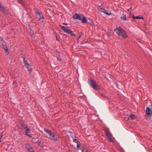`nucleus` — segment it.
I'll return each mask as SVG.
<instances>
[{
  "instance_id": "obj_46",
  "label": "nucleus",
  "mask_w": 152,
  "mask_h": 152,
  "mask_svg": "<svg viewBox=\"0 0 152 152\" xmlns=\"http://www.w3.org/2000/svg\"><path fill=\"white\" fill-rule=\"evenodd\" d=\"M63 24L65 25H67V24L66 23H63Z\"/></svg>"
},
{
  "instance_id": "obj_31",
  "label": "nucleus",
  "mask_w": 152,
  "mask_h": 152,
  "mask_svg": "<svg viewBox=\"0 0 152 152\" xmlns=\"http://www.w3.org/2000/svg\"><path fill=\"white\" fill-rule=\"evenodd\" d=\"M18 1L19 3L21 4L22 5L24 4L25 3L24 2L21 0H18Z\"/></svg>"
},
{
  "instance_id": "obj_30",
  "label": "nucleus",
  "mask_w": 152,
  "mask_h": 152,
  "mask_svg": "<svg viewBox=\"0 0 152 152\" xmlns=\"http://www.w3.org/2000/svg\"><path fill=\"white\" fill-rule=\"evenodd\" d=\"M5 50V52L6 53H7L8 52V48L7 47H6L5 48H4V49Z\"/></svg>"
},
{
  "instance_id": "obj_2",
  "label": "nucleus",
  "mask_w": 152,
  "mask_h": 152,
  "mask_svg": "<svg viewBox=\"0 0 152 152\" xmlns=\"http://www.w3.org/2000/svg\"><path fill=\"white\" fill-rule=\"evenodd\" d=\"M59 27L62 30L64 31L69 34H70L71 36L75 37V35L73 33L71 30L70 28H66V27L63 26L61 25H59Z\"/></svg>"
},
{
  "instance_id": "obj_21",
  "label": "nucleus",
  "mask_w": 152,
  "mask_h": 152,
  "mask_svg": "<svg viewBox=\"0 0 152 152\" xmlns=\"http://www.w3.org/2000/svg\"><path fill=\"white\" fill-rule=\"evenodd\" d=\"M1 43V44L3 46L2 48L3 49H4V48H5L6 47H7L5 41L4 42H3L2 43Z\"/></svg>"
},
{
  "instance_id": "obj_8",
  "label": "nucleus",
  "mask_w": 152,
  "mask_h": 152,
  "mask_svg": "<svg viewBox=\"0 0 152 152\" xmlns=\"http://www.w3.org/2000/svg\"><path fill=\"white\" fill-rule=\"evenodd\" d=\"M122 28L121 27L119 26L118 27L116 28L115 30L114 31H115L118 36L120 35V32L121 31Z\"/></svg>"
},
{
  "instance_id": "obj_16",
  "label": "nucleus",
  "mask_w": 152,
  "mask_h": 152,
  "mask_svg": "<svg viewBox=\"0 0 152 152\" xmlns=\"http://www.w3.org/2000/svg\"><path fill=\"white\" fill-rule=\"evenodd\" d=\"M39 20L42 22H46L45 19L44 18V17L43 16H42V17H41L40 19Z\"/></svg>"
},
{
  "instance_id": "obj_28",
  "label": "nucleus",
  "mask_w": 152,
  "mask_h": 152,
  "mask_svg": "<svg viewBox=\"0 0 152 152\" xmlns=\"http://www.w3.org/2000/svg\"><path fill=\"white\" fill-rule=\"evenodd\" d=\"M39 144H38L39 146L41 147H43L42 144V143L41 141H39Z\"/></svg>"
},
{
  "instance_id": "obj_23",
  "label": "nucleus",
  "mask_w": 152,
  "mask_h": 152,
  "mask_svg": "<svg viewBox=\"0 0 152 152\" xmlns=\"http://www.w3.org/2000/svg\"><path fill=\"white\" fill-rule=\"evenodd\" d=\"M26 130V131L25 132V134L26 135H27L28 134L29 132H30V130L29 129V128H27L26 129H25Z\"/></svg>"
},
{
  "instance_id": "obj_6",
  "label": "nucleus",
  "mask_w": 152,
  "mask_h": 152,
  "mask_svg": "<svg viewBox=\"0 0 152 152\" xmlns=\"http://www.w3.org/2000/svg\"><path fill=\"white\" fill-rule=\"evenodd\" d=\"M121 31L120 35H121L123 38H125L128 37V35L126 34V31L123 29L122 28Z\"/></svg>"
},
{
  "instance_id": "obj_38",
  "label": "nucleus",
  "mask_w": 152,
  "mask_h": 152,
  "mask_svg": "<svg viewBox=\"0 0 152 152\" xmlns=\"http://www.w3.org/2000/svg\"><path fill=\"white\" fill-rule=\"evenodd\" d=\"M107 36L109 37L111 36V34L110 32H107Z\"/></svg>"
},
{
  "instance_id": "obj_41",
  "label": "nucleus",
  "mask_w": 152,
  "mask_h": 152,
  "mask_svg": "<svg viewBox=\"0 0 152 152\" xmlns=\"http://www.w3.org/2000/svg\"><path fill=\"white\" fill-rule=\"evenodd\" d=\"M27 136H28L31 138H32V136L30 134H27V135H26Z\"/></svg>"
},
{
  "instance_id": "obj_37",
  "label": "nucleus",
  "mask_w": 152,
  "mask_h": 152,
  "mask_svg": "<svg viewBox=\"0 0 152 152\" xmlns=\"http://www.w3.org/2000/svg\"><path fill=\"white\" fill-rule=\"evenodd\" d=\"M108 138V140L109 141H110V142H111L113 140H112V139L111 138V137H107Z\"/></svg>"
},
{
  "instance_id": "obj_29",
  "label": "nucleus",
  "mask_w": 152,
  "mask_h": 152,
  "mask_svg": "<svg viewBox=\"0 0 152 152\" xmlns=\"http://www.w3.org/2000/svg\"><path fill=\"white\" fill-rule=\"evenodd\" d=\"M30 34H31V37H33L34 35V31L32 30H30Z\"/></svg>"
},
{
  "instance_id": "obj_4",
  "label": "nucleus",
  "mask_w": 152,
  "mask_h": 152,
  "mask_svg": "<svg viewBox=\"0 0 152 152\" xmlns=\"http://www.w3.org/2000/svg\"><path fill=\"white\" fill-rule=\"evenodd\" d=\"M34 10L36 12V18L39 20L43 16L42 14L40 11H39L38 9L36 8H34Z\"/></svg>"
},
{
  "instance_id": "obj_39",
  "label": "nucleus",
  "mask_w": 152,
  "mask_h": 152,
  "mask_svg": "<svg viewBox=\"0 0 152 152\" xmlns=\"http://www.w3.org/2000/svg\"><path fill=\"white\" fill-rule=\"evenodd\" d=\"M80 149L81 150L82 152H83L84 151V148H81Z\"/></svg>"
},
{
  "instance_id": "obj_32",
  "label": "nucleus",
  "mask_w": 152,
  "mask_h": 152,
  "mask_svg": "<svg viewBox=\"0 0 152 152\" xmlns=\"http://www.w3.org/2000/svg\"><path fill=\"white\" fill-rule=\"evenodd\" d=\"M4 42L3 38L1 37H0V43H2L3 42Z\"/></svg>"
},
{
  "instance_id": "obj_57",
  "label": "nucleus",
  "mask_w": 152,
  "mask_h": 152,
  "mask_svg": "<svg viewBox=\"0 0 152 152\" xmlns=\"http://www.w3.org/2000/svg\"><path fill=\"white\" fill-rule=\"evenodd\" d=\"M148 117L147 118H146V120H147V119H148Z\"/></svg>"
},
{
  "instance_id": "obj_5",
  "label": "nucleus",
  "mask_w": 152,
  "mask_h": 152,
  "mask_svg": "<svg viewBox=\"0 0 152 152\" xmlns=\"http://www.w3.org/2000/svg\"><path fill=\"white\" fill-rule=\"evenodd\" d=\"M83 16L82 14H79L77 13H75L74 15L73 18L74 19H77L79 20H81L82 19V17Z\"/></svg>"
},
{
  "instance_id": "obj_48",
  "label": "nucleus",
  "mask_w": 152,
  "mask_h": 152,
  "mask_svg": "<svg viewBox=\"0 0 152 152\" xmlns=\"http://www.w3.org/2000/svg\"><path fill=\"white\" fill-rule=\"evenodd\" d=\"M22 122H23L22 121H20V125L21 126V124H22Z\"/></svg>"
},
{
  "instance_id": "obj_40",
  "label": "nucleus",
  "mask_w": 152,
  "mask_h": 152,
  "mask_svg": "<svg viewBox=\"0 0 152 152\" xmlns=\"http://www.w3.org/2000/svg\"><path fill=\"white\" fill-rule=\"evenodd\" d=\"M56 40H57V41H58L59 42L60 41L59 40L58 38L57 37V34H56Z\"/></svg>"
},
{
  "instance_id": "obj_13",
  "label": "nucleus",
  "mask_w": 152,
  "mask_h": 152,
  "mask_svg": "<svg viewBox=\"0 0 152 152\" xmlns=\"http://www.w3.org/2000/svg\"><path fill=\"white\" fill-rule=\"evenodd\" d=\"M28 69V71L31 73L32 71V68L31 67V66L29 64V65L25 66Z\"/></svg>"
},
{
  "instance_id": "obj_11",
  "label": "nucleus",
  "mask_w": 152,
  "mask_h": 152,
  "mask_svg": "<svg viewBox=\"0 0 152 152\" xmlns=\"http://www.w3.org/2000/svg\"><path fill=\"white\" fill-rule=\"evenodd\" d=\"M49 138L50 140H53L55 141L58 140L57 138L56 137H55V135L54 133L53 134L51 137H50Z\"/></svg>"
},
{
  "instance_id": "obj_42",
  "label": "nucleus",
  "mask_w": 152,
  "mask_h": 152,
  "mask_svg": "<svg viewBox=\"0 0 152 152\" xmlns=\"http://www.w3.org/2000/svg\"><path fill=\"white\" fill-rule=\"evenodd\" d=\"M132 10V9L131 8H130L128 10V11L130 12H131Z\"/></svg>"
},
{
  "instance_id": "obj_15",
  "label": "nucleus",
  "mask_w": 152,
  "mask_h": 152,
  "mask_svg": "<svg viewBox=\"0 0 152 152\" xmlns=\"http://www.w3.org/2000/svg\"><path fill=\"white\" fill-rule=\"evenodd\" d=\"M44 130L45 132L48 133L49 135L50 134V133H51L52 132V130L47 129L45 128L44 129Z\"/></svg>"
},
{
  "instance_id": "obj_55",
  "label": "nucleus",
  "mask_w": 152,
  "mask_h": 152,
  "mask_svg": "<svg viewBox=\"0 0 152 152\" xmlns=\"http://www.w3.org/2000/svg\"><path fill=\"white\" fill-rule=\"evenodd\" d=\"M29 152H35L34 150V151H32L31 152V151H29Z\"/></svg>"
},
{
  "instance_id": "obj_51",
  "label": "nucleus",
  "mask_w": 152,
  "mask_h": 152,
  "mask_svg": "<svg viewBox=\"0 0 152 152\" xmlns=\"http://www.w3.org/2000/svg\"><path fill=\"white\" fill-rule=\"evenodd\" d=\"M86 152H89L88 151V150L87 149H86Z\"/></svg>"
},
{
  "instance_id": "obj_20",
  "label": "nucleus",
  "mask_w": 152,
  "mask_h": 152,
  "mask_svg": "<svg viewBox=\"0 0 152 152\" xmlns=\"http://www.w3.org/2000/svg\"><path fill=\"white\" fill-rule=\"evenodd\" d=\"M57 56V60L58 61H60L61 60V59L60 58V55L59 54V52H58V54L56 55Z\"/></svg>"
},
{
  "instance_id": "obj_47",
  "label": "nucleus",
  "mask_w": 152,
  "mask_h": 152,
  "mask_svg": "<svg viewBox=\"0 0 152 152\" xmlns=\"http://www.w3.org/2000/svg\"><path fill=\"white\" fill-rule=\"evenodd\" d=\"M39 141L38 140L36 142H35V143H39Z\"/></svg>"
},
{
  "instance_id": "obj_50",
  "label": "nucleus",
  "mask_w": 152,
  "mask_h": 152,
  "mask_svg": "<svg viewBox=\"0 0 152 152\" xmlns=\"http://www.w3.org/2000/svg\"><path fill=\"white\" fill-rule=\"evenodd\" d=\"M55 51H56V52H58L57 51V49H56V50ZM59 52H58V53Z\"/></svg>"
},
{
  "instance_id": "obj_18",
  "label": "nucleus",
  "mask_w": 152,
  "mask_h": 152,
  "mask_svg": "<svg viewBox=\"0 0 152 152\" xmlns=\"http://www.w3.org/2000/svg\"><path fill=\"white\" fill-rule=\"evenodd\" d=\"M21 126L22 128L25 129L28 128L26 125L24 124V123L23 122H22V124H21Z\"/></svg>"
},
{
  "instance_id": "obj_17",
  "label": "nucleus",
  "mask_w": 152,
  "mask_h": 152,
  "mask_svg": "<svg viewBox=\"0 0 152 152\" xmlns=\"http://www.w3.org/2000/svg\"><path fill=\"white\" fill-rule=\"evenodd\" d=\"M135 19H142L144 20V18L142 16H140L139 15L135 17Z\"/></svg>"
},
{
  "instance_id": "obj_12",
  "label": "nucleus",
  "mask_w": 152,
  "mask_h": 152,
  "mask_svg": "<svg viewBox=\"0 0 152 152\" xmlns=\"http://www.w3.org/2000/svg\"><path fill=\"white\" fill-rule=\"evenodd\" d=\"M87 23L92 26H93L94 25L93 22H92L91 20L89 18H88V19H87Z\"/></svg>"
},
{
  "instance_id": "obj_19",
  "label": "nucleus",
  "mask_w": 152,
  "mask_h": 152,
  "mask_svg": "<svg viewBox=\"0 0 152 152\" xmlns=\"http://www.w3.org/2000/svg\"><path fill=\"white\" fill-rule=\"evenodd\" d=\"M123 16H121L120 18L123 19L124 20H126V16L125 15L123 14Z\"/></svg>"
},
{
  "instance_id": "obj_44",
  "label": "nucleus",
  "mask_w": 152,
  "mask_h": 152,
  "mask_svg": "<svg viewBox=\"0 0 152 152\" xmlns=\"http://www.w3.org/2000/svg\"><path fill=\"white\" fill-rule=\"evenodd\" d=\"M54 133L53 132H52L51 133H50V134H49L50 137H51Z\"/></svg>"
},
{
  "instance_id": "obj_53",
  "label": "nucleus",
  "mask_w": 152,
  "mask_h": 152,
  "mask_svg": "<svg viewBox=\"0 0 152 152\" xmlns=\"http://www.w3.org/2000/svg\"><path fill=\"white\" fill-rule=\"evenodd\" d=\"M80 37H81V36L80 35L79 36V37L77 39H79Z\"/></svg>"
},
{
  "instance_id": "obj_56",
  "label": "nucleus",
  "mask_w": 152,
  "mask_h": 152,
  "mask_svg": "<svg viewBox=\"0 0 152 152\" xmlns=\"http://www.w3.org/2000/svg\"><path fill=\"white\" fill-rule=\"evenodd\" d=\"M53 66H54V67H56V65H54Z\"/></svg>"
},
{
  "instance_id": "obj_10",
  "label": "nucleus",
  "mask_w": 152,
  "mask_h": 152,
  "mask_svg": "<svg viewBox=\"0 0 152 152\" xmlns=\"http://www.w3.org/2000/svg\"><path fill=\"white\" fill-rule=\"evenodd\" d=\"M82 19L80 20L81 22L83 23H86L87 22V19L86 17L83 16L82 17Z\"/></svg>"
},
{
  "instance_id": "obj_3",
  "label": "nucleus",
  "mask_w": 152,
  "mask_h": 152,
  "mask_svg": "<svg viewBox=\"0 0 152 152\" xmlns=\"http://www.w3.org/2000/svg\"><path fill=\"white\" fill-rule=\"evenodd\" d=\"M0 11L3 14L6 15H8L9 14V11L7 10L4 8V6L0 3Z\"/></svg>"
},
{
  "instance_id": "obj_1",
  "label": "nucleus",
  "mask_w": 152,
  "mask_h": 152,
  "mask_svg": "<svg viewBox=\"0 0 152 152\" xmlns=\"http://www.w3.org/2000/svg\"><path fill=\"white\" fill-rule=\"evenodd\" d=\"M88 83L92 88L95 90H99L100 89L99 85L96 84V81L93 79L89 78Z\"/></svg>"
},
{
  "instance_id": "obj_54",
  "label": "nucleus",
  "mask_w": 152,
  "mask_h": 152,
  "mask_svg": "<svg viewBox=\"0 0 152 152\" xmlns=\"http://www.w3.org/2000/svg\"><path fill=\"white\" fill-rule=\"evenodd\" d=\"M2 135L1 137H2ZM1 137L0 138V142H1Z\"/></svg>"
},
{
  "instance_id": "obj_36",
  "label": "nucleus",
  "mask_w": 152,
  "mask_h": 152,
  "mask_svg": "<svg viewBox=\"0 0 152 152\" xmlns=\"http://www.w3.org/2000/svg\"><path fill=\"white\" fill-rule=\"evenodd\" d=\"M129 119V118L128 117H125L124 118V119L125 121H127Z\"/></svg>"
},
{
  "instance_id": "obj_58",
  "label": "nucleus",
  "mask_w": 152,
  "mask_h": 152,
  "mask_svg": "<svg viewBox=\"0 0 152 152\" xmlns=\"http://www.w3.org/2000/svg\"><path fill=\"white\" fill-rule=\"evenodd\" d=\"M81 34H83V33H82V32H81Z\"/></svg>"
},
{
  "instance_id": "obj_26",
  "label": "nucleus",
  "mask_w": 152,
  "mask_h": 152,
  "mask_svg": "<svg viewBox=\"0 0 152 152\" xmlns=\"http://www.w3.org/2000/svg\"><path fill=\"white\" fill-rule=\"evenodd\" d=\"M99 94L100 96H101L102 97L107 98V96H105L104 95V94H102V93H101L100 92H99Z\"/></svg>"
},
{
  "instance_id": "obj_33",
  "label": "nucleus",
  "mask_w": 152,
  "mask_h": 152,
  "mask_svg": "<svg viewBox=\"0 0 152 152\" xmlns=\"http://www.w3.org/2000/svg\"><path fill=\"white\" fill-rule=\"evenodd\" d=\"M130 16H131V17L133 18L134 19H135V16H134V15L133 14H132V13H130Z\"/></svg>"
},
{
  "instance_id": "obj_14",
  "label": "nucleus",
  "mask_w": 152,
  "mask_h": 152,
  "mask_svg": "<svg viewBox=\"0 0 152 152\" xmlns=\"http://www.w3.org/2000/svg\"><path fill=\"white\" fill-rule=\"evenodd\" d=\"M106 136L107 137H111V134L109 130H106Z\"/></svg>"
},
{
  "instance_id": "obj_24",
  "label": "nucleus",
  "mask_w": 152,
  "mask_h": 152,
  "mask_svg": "<svg viewBox=\"0 0 152 152\" xmlns=\"http://www.w3.org/2000/svg\"><path fill=\"white\" fill-rule=\"evenodd\" d=\"M25 146L27 150L28 148H29L30 147H30V144L29 143H26L25 144Z\"/></svg>"
},
{
  "instance_id": "obj_43",
  "label": "nucleus",
  "mask_w": 152,
  "mask_h": 152,
  "mask_svg": "<svg viewBox=\"0 0 152 152\" xmlns=\"http://www.w3.org/2000/svg\"><path fill=\"white\" fill-rule=\"evenodd\" d=\"M54 133L53 132H52L51 133H50V134H49L50 137H51Z\"/></svg>"
},
{
  "instance_id": "obj_49",
  "label": "nucleus",
  "mask_w": 152,
  "mask_h": 152,
  "mask_svg": "<svg viewBox=\"0 0 152 152\" xmlns=\"http://www.w3.org/2000/svg\"><path fill=\"white\" fill-rule=\"evenodd\" d=\"M33 139H36L37 138H34V137H32V138Z\"/></svg>"
},
{
  "instance_id": "obj_7",
  "label": "nucleus",
  "mask_w": 152,
  "mask_h": 152,
  "mask_svg": "<svg viewBox=\"0 0 152 152\" xmlns=\"http://www.w3.org/2000/svg\"><path fill=\"white\" fill-rule=\"evenodd\" d=\"M99 11L101 12H102L103 13H104L106 15H112V13H108V12L104 8H101L99 10Z\"/></svg>"
},
{
  "instance_id": "obj_25",
  "label": "nucleus",
  "mask_w": 152,
  "mask_h": 152,
  "mask_svg": "<svg viewBox=\"0 0 152 152\" xmlns=\"http://www.w3.org/2000/svg\"><path fill=\"white\" fill-rule=\"evenodd\" d=\"M77 148H76V149H78L80 147V141H77Z\"/></svg>"
},
{
  "instance_id": "obj_35",
  "label": "nucleus",
  "mask_w": 152,
  "mask_h": 152,
  "mask_svg": "<svg viewBox=\"0 0 152 152\" xmlns=\"http://www.w3.org/2000/svg\"><path fill=\"white\" fill-rule=\"evenodd\" d=\"M68 132L70 133V134L71 135V136L72 137V138H73V136H72V135H73L72 132L70 131H69Z\"/></svg>"
},
{
  "instance_id": "obj_52",
  "label": "nucleus",
  "mask_w": 152,
  "mask_h": 152,
  "mask_svg": "<svg viewBox=\"0 0 152 152\" xmlns=\"http://www.w3.org/2000/svg\"><path fill=\"white\" fill-rule=\"evenodd\" d=\"M16 83V81H15L14 82H13V83H14V84H15V83Z\"/></svg>"
},
{
  "instance_id": "obj_27",
  "label": "nucleus",
  "mask_w": 152,
  "mask_h": 152,
  "mask_svg": "<svg viewBox=\"0 0 152 152\" xmlns=\"http://www.w3.org/2000/svg\"><path fill=\"white\" fill-rule=\"evenodd\" d=\"M27 150L28 151V152H29L30 151L31 152L32 151H34L32 147H30L29 148H28Z\"/></svg>"
},
{
  "instance_id": "obj_9",
  "label": "nucleus",
  "mask_w": 152,
  "mask_h": 152,
  "mask_svg": "<svg viewBox=\"0 0 152 152\" xmlns=\"http://www.w3.org/2000/svg\"><path fill=\"white\" fill-rule=\"evenodd\" d=\"M20 55L21 56V58H22L23 59V62L24 64L25 65H29V64L28 63L27 61H25L26 58L25 57L23 56V55L21 54Z\"/></svg>"
},
{
  "instance_id": "obj_45",
  "label": "nucleus",
  "mask_w": 152,
  "mask_h": 152,
  "mask_svg": "<svg viewBox=\"0 0 152 152\" xmlns=\"http://www.w3.org/2000/svg\"><path fill=\"white\" fill-rule=\"evenodd\" d=\"M21 91H25V89L24 88H22Z\"/></svg>"
},
{
  "instance_id": "obj_34",
  "label": "nucleus",
  "mask_w": 152,
  "mask_h": 152,
  "mask_svg": "<svg viewBox=\"0 0 152 152\" xmlns=\"http://www.w3.org/2000/svg\"><path fill=\"white\" fill-rule=\"evenodd\" d=\"M73 140L74 142H76V143H77V141H79L77 139L75 138H73Z\"/></svg>"
},
{
  "instance_id": "obj_22",
  "label": "nucleus",
  "mask_w": 152,
  "mask_h": 152,
  "mask_svg": "<svg viewBox=\"0 0 152 152\" xmlns=\"http://www.w3.org/2000/svg\"><path fill=\"white\" fill-rule=\"evenodd\" d=\"M135 115L134 114H131L129 115V117L132 119H134L135 118Z\"/></svg>"
}]
</instances>
